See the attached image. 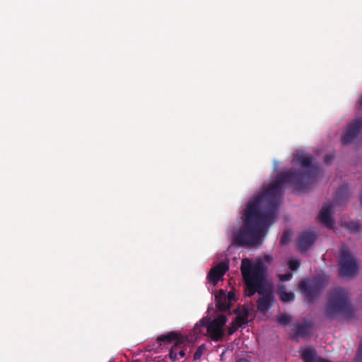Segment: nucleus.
Returning a JSON list of instances; mask_svg holds the SVG:
<instances>
[{
    "label": "nucleus",
    "instance_id": "nucleus-1",
    "mask_svg": "<svg viewBox=\"0 0 362 362\" xmlns=\"http://www.w3.org/2000/svg\"><path fill=\"white\" fill-rule=\"evenodd\" d=\"M298 163L303 170L280 173L259 195L250 200V247L262 245L270 227L275 223L283 185L291 183L297 191H304L316 181L318 170L312 156H299Z\"/></svg>",
    "mask_w": 362,
    "mask_h": 362
},
{
    "label": "nucleus",
    "instance_id": "nucleus-2",
    "mask_svg": "<svg viewBox=\"0 0 362 362\" xmlns=\"http://www.w3.org/2000/svg\"><path fill=\"white\" fill-rule=\"evenodd\" d=\"M272 260L269 255L258 257L255 262L250 259V297L255 293L260 296L257 308L263 313L269 310L274 300V284L267 277L269 264Z\"/></svg>",
    "mask_w": 362,
    "mask_h": 362
},
{
    "label": "nucleus",
    "instance_id": "nucleus-3",
    "mask_svg": "<svg viewBox=\"0 0 362 362\" xmlns=\"http://www.w3.org/2000/svg\"><path fill=\"white\" fill-rule=\"evenodd\" d=\"M325 312L329 318L338 315H344L347 318L353 316L354 310L348 293L344 288H335L329 293Z\"/></svg>",
    "mask_w": 362,
    "mask_h": 362
},
{
    "label": "nucleus",
    "instance_id": "nucleus-4",
    "mask_svg": "<svg viewBox=\"0 0 362 362\" xmlns=\"http://www.w3.org/2000/svg\"><path fill=\"white\" fill-rule=\"evenodd\" d=\"M339 266V274L341 277L354 276L358 274V265L356 258L345 244H342L341 247Z\"/></svg>",
    "mask_w": 362,
    "mask_h": 362
},
{
    "label": "nucleus",
    "instance_id": "nucleus-5",
    "mask_svg": "<svg viewBox=\"0 0 362 362\" xmlns=\"http://www.w3.org/2000/svg\"><path fill=\"white\" fill-rule=\"evenodd\" d=\"M328 283L329 281L327 278L317 276L312 280L301 281L299 284V288L305 295L308 302L311 303L319 296Z\"/></svg>",
    "mask_w": 362,
    "mask_h": 362
},
{
    "label": "nucleus",
    "instance_id": "nucleus-6",
    "mask_svg": "<svg viewBox=\"0 0 362 362\" xmlns=\"http://www.w3.org/2000/svg\"><path fill=\"white\" fill-rule=\"evenodd\" d=\"M227 322L226 315L221 314L214 320L209 321L206 319L200 320L202 327L206 328V335L214 341H220L223 339L225 332L224 326Z\"/></svg>",
    "mask_w": 362,
    "mask_h": 362
},
{
    "label": "nucleus",
    "instance_id": "nucleus-7",
    "mask_svg": "<svg viewBox=\"0 0 362 362\" xmlns=\"http://www.w3.org/2000/svg\"><path fill=\"white\" fill-rule=\"evenodd\" d=\"M242 221V228L233 233V243L238 246L249 245V201L245 204Z\"/></svg>",
    "mask_w": 362,
    "mask_h": 362
},
{
    "label": "nucleus",
    "instance_id": "nucleus-8",
    "mask_svg": "<svg viewBox=\"0 0 362 362\" xmlns=\"http://www.w3.org/2000/svg\"><path fill=\"white\" fill-rule=\"evenodd\" d=\"M187 346L190 347L189 351L188 353V354H189L192 348V344H191V341L187 336H185L178 339V341H175L170 350V358L173 361H175L179 358V357H185L187 356Z\"/></svg>",
    "mask_w": 362,
    "mask_h": 362
},
{
    "label": "nucleus",
    "instance_id": "nucleus-9",
    "mask_svg": "<svg viewBox=\"0 0 362 362\" xmlns=\"http://www.w3.org/2000/svg\"><path fill=\"white\" fill-rule=\"evenodd\" d=\"M362 130V117H358L351 122L344 133L341 141L343 145H346L353 141Z\"/></svg>",
    "mask_w": 362,
    "mask_h": 362
},
{
    "label": "nucleus",
    "instance_id": "nucleus-10",
    "mask_svg": "<svg viewBox=\"0 0 362 362\" xmlns=\"http://www.w3.org/2000/svg\"><path fill=\"white\" fill-rule=\"evenodd\" d=\"M216 306L218 311L225 312L229 310L232 301L235 300V293L232 291L226 293L220 289L215 296Z\"/></svg>",
    "mask_w": 362,
    "mask_h": 362
},
{
    "label": "nucleus",
    "instance_id": "nucleus-11",
    "mask_svg": "<svg viewBox=\"0 0 362 362\" xmlns=\"http://www.w3.org/2000/svg\"><path fill=\"white\" fill-rule=\"evenodd\" d=\"M229 269V262L228 260H224L219 262L216 266L213 267L209 274L208 279L213 284L214 286H216L219 280L222 279L224 274Z\"/></svg>",
    "mask_w": 362,
    "mask_h": 362
},
{
    "label": "nucleus",
    "instance_id": "nucleus-12",
    "mask_svg": "<svg viewBox=\"0 0 362 362\" xmlns=\"http://www.w3.org/2000/svg\"><path fill=\"white\" fill-rule=\"evenodd\" d=\"M312 329V323L310 322H304V323H295L292 325L290 337L296 341L299 338H304L310 334Z\"/></svg>",
    "mask_w": 362,
    "mask_h": 362
},
{
    "label": "nucleus",
    "instance_id": "nucleus-13",
    "mask_svg": "<svg viewBox=\"0 0 362 362\" xmlns=\"http://www.w3.org/2000/svg\"><path fill=\"white\" fill-rule=\"evenodd\" d=\"M317 238L316 235L311 231H304L299 234L297 245L300 252H306L315 243Z\"/></svg>",
    "mask_w": 362,
    "mask_h": 362
},
{
    "label": "nucleus",
    "instance_id": "nucleus-14",
    "mask_svg": "<svg viewBox=\"0 0 362 362\" xmlns=\"http://www.w3.org/2000/svg\"><path fill=\"white\" fill-rule=\"evenodd\" d=\"M248 315L249 308L246 306V304H245L244 313L243 315L239 313L236 315V317H235L234 320L232 322V328L229 329V334H232L235 332V330H236L238 327H240L245 324H246Z\"/></svg>",
    "mask_w": 362,
    "mask_h": 362
},
{
    "label": "nucleus",
    "instance_id": "nucleus-15",
    "mask_svg": "<svg viewBox=\"0 0 362 362\" xmlns=\"http://www.w3.org/2000/svg\"><path fill=\"white\" fill-rule=\"evenodd\" d=\"M332 206L325 204L320 210L318 216L320 221L328 228H331L334 222L332 218Z\"/></svg>",
    "mask_w": 362,
    "mask_h": 362
},
{
    "label": "nucleus",
    "instance_id": "nucleus-16",
    "mask_svg": "<svg viewBox=\"0 0 362 362\" xmlns=\"http://www.w3.org/2000/svg\"><path fill=\"white\" fill-rule=\"evenodd\" d=\"M241 272L243 279L245 296H249V258L242 260Z\"/></svg>",
    "mask_w": 362,
    "mask_h": 362
},
{
    "label": "nucleus",
    "instance_id": "nucleus-17",
    "mask_svg": "<svg viewBox=\"0 0 362 362\" xmlns=\"http://www.w3.org/2000/svg\"><path fill=\"white\" fill-rule=\"evenodd\" d=\"M183 337L184 336L182 335L180 332L173 331L167 333L166 334L159 336L157 338V340L160 343L168 344L172 343L173 341H175V342L178 341V339Z\"/></svg>",
    "mask_w": 362,
    "mask_h": 362
},
{
    "label": "nucleus",
    "instance_id": "nucleus-18",
    "mask_svg": "<svg viewBox=\"0 0 362 362\" xmlns=\"http://www.w3.org/2000/svg\"><path fill=\"white\" fill-rule=\"evenodd\" d=\"M301 358L304 362H316L317 354L315 349L306 348L300 351Z\"/></svg>",
    "mask_w": 362,
    "mask_h": 362
},
{
    "label": "nucleus",
    "instance_id": "nucleus-19",
    "mask_svg": "<svg viewBox=\"0 0 362 362\" xmlns=\"http://www.w3.org/2000/svg\"><path fill=\"white\" fill-rule=\"evenodd\" d=\"M343 225L351 233H355L360 230V224L357 221H345Z\"/></svg>",
    "mask_w": 362,
    "mask_h": 362
},
{
    "label": "nucleus",
    "instance_id": "nucleus-20",
    "mask_svg": "<svg viewBox=\"0 0 362 362\" xmlns=\"http://www.w3.org/2000/svg\"><path fill=\"white\" fill-rule=\"evenodd\" d=\"M206 350V346L204 344L198 346L193 356L194 361L200 359Z\"/></svg>",
    "mask_w": 362,
    "mask_h": 362
},
{
    "label": "nucleus",
    "instance_id": "nucleus-21",
    "mask_svg": "<svg viewBox=\"0 0 362 362\" xmlns=\"http://www.w3.org/2000/svg\"><path fill=\"white\" fill-rule=\"evenodd\" d=\"M288 264L292 271H296L299 268L300 262L298 259H290Z\"/></svg>",
    "mask_w": 362,
    "mask_h": 362
},
{
    "label": "nucleus",
    "instance_id": "nucleus-22",
    "mask_svg": "<svg viewBox=\"0 0 362 362\" xmlns=\"http://www.w3.org/2000/svg\"><path fill=\"white\" fill-rule=\"evenodd\" d=\"M280 298L284 302L290 301L294 298V295L292 293L283 292L280 295Z\"/></svg>",
    "mask_w": 362,
    "mask_h": 362
},
{
    "label": "nucleus",
    "instance_id": "nucleus-23",
    "mask_svg": "<svg viewBox=\"0 0 362 362\" xmlns=\"http://www.w3.org/2000/svg\"><path fill=\"white\" fill-rule=\"evenodd\" d=\"M291 235V234L289 231L284 232L280 240L281 245H286L290 240Z\"/></svg>",
    "mask_w": 362,
    "mask_h": 362
},
{
    "label": "nucleus",
    "instance_id": "nucleus-24",
    "mask_svg": "<svg viewBox=\"0 0 362 362\" xmlns=\"http://www.w3.org/2000/svg\"><path fill=\"white\" fill-rule=\"evenodd\" d=\"M290 321H291L290 317L285 315H282L279 316V317L278 318V322L281 325H288L290 322Z\"/></svg>",
    "mask_w": 362,
    "mask_h": 362
},
{
    "label": "nucleus",
    "instance_id": "nucleus-25",
    "mask_svg": "<svg viewBox=\"0 0 362 362\" xmlns=\"http://www.w3.org/2000/svg\"><path fill=\"white\" fill-rule=\"evenodd\" d=\"M293 274L291 272L286 273L284 274H279V278L282 281H288L292 277Z\"/></svg>",
    "mask_w": 362,
    "mask_h": 362
},
{
    "label": "nucleus",
    "instance_id": "nucleus-26",
    "mask_svg": "<svg viewBox=\"0 0 362 362\" xmlns=\"http://www.w3.org/2000/svg\"><path fill=\"white\" fill-rule=\"evenodd\" d=\"M334 156L332 155V154H326L324 157V161L326 163H329L332 161V160L334 159Z\"/></svg>",
    "mask_w": 362,
    "mask_h": 362
},
{
    "label": "nucleus",
    "instance_id": "nucleus-27",
    "mask_svg": "<svg viewBox=\"0 0 362 362\" xmlns=\"http://www.w3.org/2000/svg\"><path fill=\"white\" fill-rule=\"evenodd\" d=\"M316 362H331L329 360L325 359L322 357L317 356Z\"/></svg>",
    "mask_w": 362,
    "mask_h": 362
},
{
    "label": "nucleus",
    "instance_id": "nucleus-28",
    "mask_svg": "<svg viewBox=\"0 0 362 362\" xmlns=\"http://www.w3.org/2000/svg\"><path fill=\"white\" fill-rule=\"evenodd\" d=\"M358 354L360 356H362V343L360 344L359 348H358Z\"/></svg>",
    "mask_w": 362,
    "mask_h": 362
},
{
    "label": "nucleus",
    "instance_id": "nucleus-29",
    "mask_svg": "<svg viewBox=\"0 0 362 362\" xmlns=\"http://www.w3.org/2000/svg\"><path fill=\"white\" fill-rule=\"evenodd\" d=\"M237 362H249V361L245 358H240Z\"/></svg>",
    "mask_w": 362,
    "mask_h": 362
},
{
    "label": "nucleus",
    "instance_id": "nucleus-30",
    "mask_svg": "<svg viewBox=\"0 0 362 362\" xmlns=\"http://www.w3.org/2000/svg\"><path fill=\"white\" fill-rule=\"evenodd\" d=\"M359 103H360L361 107H362V98L360 100Z\"/></svg>",
    "mask_w": 362,
    "mask_h": 362
},
{
    "label": "nucleus",
    "instance_id": "nucleus-31",
    "mask_svg": "<svg viewBox=\"0 0 362 362\" xmlns=\"http://www.w3.org/2000/svg\"><path fill=\"white\" fill-rule=\"evenodd\" d=\"M360 200H361V203L362 204V193L361 194V196H360Z\"/></svg>",
    "mask_w": 362,
    "mask_h": 362
}]
</instances>
